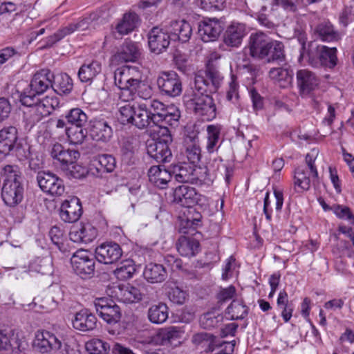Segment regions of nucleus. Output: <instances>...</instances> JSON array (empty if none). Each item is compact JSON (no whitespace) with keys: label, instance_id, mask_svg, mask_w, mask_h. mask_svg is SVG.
I'll list each match as a JSON object with an SVG mask.
<instances>
[{"label":"nucleus","instance_id":"nucleus-28","mask_svg":"<svg viewBox=\"0 0 354 354\" xmlns=\"http://www.w3.org/2000/svg\"><path fill=\"white\" fill-rule=\"evenodd\" d=\"M169 29L172 39L182 43L188 41L192 35V28L190 24L184 19L171 21Z\"/></svg>","mask_w":354,"mask_h":354},{"label":"nucleus","instance_id":"nucleus-57","mask_svg":"<svg viewBox=\"0 0 354 354\" xmlns=\"http://www.w3.org/2000/svg\"><path fill=\"white\" fill-rule=\"evenodd\" d=\"M222 319L223 317L221 315L216 316L212 313H207L201 316L200 324L203 328L209 329L218 326Z\"/></svg>","mask_w":354,"mask_h":354},{"label":"nucleus","instance_id":"nucleus-3","mask_svg":"<svg viewBox=\"0 0 354 354\" xmlns=\"http://www.w3.org/2000/svg\"><path fill=\"white\" fill-rule=\"evenodd\" d=\"M223 80L221 73L213 64H207L204 71H198L194 78V88L201 92L216 93Z\"/></svg>","mask_w":354,"mask_h":354},{"label":"nucleus","instance_id":"nucleus-35","mask_svg":"<svg viewBox=\"0 0 354 354\" xmlns=\"http://www.w3.org/2000/svg\"><path fill=\"white\" fill-rule=\"evenodd\" d=\"M135 72V69L129 66L118 68L114 72L115 84L118 88H125L131 86L133 81L140 82V78L133 75Z\"/></svg>","mask_w":354,"mask_h":354},{"label":"nucleus","instance_id":"nucleus-40","mask_svg":"<svg viewBox=\"0 0 354 354\" xmlns=\"http://www.w3.org/2000/svg\"><path fill=\"white\" fill-rule=\"evenodd\" d=\"M176 248L180 255L192 257L198 251L199 242L194 239L182 236L176 243Z\"/></svg>","mask_w":354,"mask_h":354},{"label":"nucleus","instance_id":"nucleus-20","mask_svg":"<svg viewBox=\"0 0 354 354\" xmlns=\"http://www.w3.org/2000/svg\"><path fill=\"white\" fill-rule=\"evenodd\" d=\"M200 195L194 187L187 185L177 187L174 192V201L186 207H191L198 203Z\"/></svg>","mask_w":354,"mask_h":354},{"label":"nucleus","instance_id":"nucleus-4","mask_svg":"<svg viewBox=\"0 0 354 354\" xmlns=\"http://www.w3.org/2000/svg\"><path fill=\"white\" fill-rule=\"evenodd\" d=\"M316 151L313 149L310 153L306 156V166L298 167L295 170V185L304 190H308L311 181L318 178V172L315 165Z\"/></svg>","mask_w":354,"mask_h":354},{"label":"nucleus","instance_id":"nucleus-8","mask_svg":"<svg viewBox=\"0 0 354 354\" xmlns=\"http://www.w3.org/2000/svg\"><path fill=\"white\" fill-rule=\"evenodd\" d=\"M157 85L162 95L175 97L182 93V82L174 71L162 72L157 79Z\"/></svg>","mask_w":354,"mask_h":354},{"label":"nucleus","instance_id":"nucleus-10","mask_svg":"<svg viewBox=\"0 0 354 354\" xmlns=\"http://www.w3.org/2000/svg\"><path fill=\"white\" fill-rule=\"evenodd\" d=\"M148 46L151 53L159 55L166 51L170 44V35L157 26L152 28L147 34Z\"/></svg>","mask_w":354,"mask_h":354},{"label":"nucleus","instance_id":"nucleus-13","mask_svg":"<svg viewBox=\"0 0 354 354\" xmlns=\"http://www.w3.org/2000/svg\"><path fill=\"white\" fill-rule=\"evenodd\" d=\"M61 341L52 333L44 330L36 333L34 348L41 353L57 351L61 348Z\"/></svg>","mask_w":354,"mask_h":354},{"label":"nucleus","instance_id":"nucleus-1","mask_svg":"<svg viewBox=\"0 0 354 354\" xmlns=\"http://www.w3.org/2000/svg\"><path fill=\"white\" fill-rule=\"evenodd\" d=\"M212 92H201L194 88L192 94L184 97L187 107L203 120L210 121L216 116V106L211 94Z\"/></svg>","mask_w":354,"mask_h":354},{"label":"nucleus","instance_id":"nucleus-2","mask_svg":"<svg viewBox=\"0 0 354 354\" xmlns=\"http://www.w3.org/2000/svg\"><path fill=\"white\" fill-rule=\"evenodd\" d=\"M295 38L301 45L299 62L300 63L306 62L315 68L320 67L322 58L323 59V50L325 49V46L319 45L315 41H311L306 46V34L300 30L295 31Z\"/></svg>","mask_w":354,"mask_h":354},{"label":"nucleus","instance_id":"nucleus-59","mask_svg":"<svg viewBox=\"0 0 354 354\" xmlns=\"http://www.w3.org/2000/svg\"><path fill=\"white\" fill-rule=\"evenodd\" d=\"M86 131L83 129L68 128L66 129V134L70 142L74 145L82 144L86 137Z\"/></svg>","mask_w":354,"mask_h":354},{"label":"nucleus","instance_id":"nucleus-60","mask_svg":"<svg viewBox=\"0 0 354 354\" xmlns=\"http://www.w3.org/2000/svg\"><path fill=\"white\" fill-rule=\"evenodd\" d=\"M333 212L339 218L347 220L351 224H354V215L347 206L335 204Z\"/></svg>","mask_w":354,"mask_h":354},{"label":"nucleus","instance_id":"nucleus-15","mask_svg":"<svg viewBox=\"0 0 354 354\" xmlns=\"http://www.w3.org/2000/svg\"><path fill=\"white\" fill-rule=\"evenodd\" d=\"M140 55L141 50L138 44L126 39L113 56V62L118 64L135 62L140 58Z\"/></svg>","mask_w":354,"mask_h":354},{"label":"nucleus","instance_id":"nucleus-58","mask_svg":"<svg viewBox=\"0 0 354 354\" xmlns=\"http://www.w3.org/2000/svg\"><path fill=\"white\" fill-rule=\"evenodd\" d=\"M140 82L133 81L131 86H127L125 88H119L120 89V93L119 97L123 102L127 103L131 100H133L136 90L138 89Z\"/></svg>","mask_w":354,"mask_h":354},{"label":"nucleus","instance_id":"nucleus-24","mask_svg":"<svg viewBox=\"0 0 354 354\" xmlns=\"http://www.w3.org/2000/svg\"><path fill=\"white\" fill-rule=\"evenodd\" d=\"M97 235L96 228L90 223L73 226L69 233L70 239L75 243H91L97 237Z\"/></svg>","mask_w":354,"mask_h":354},{"label":"nucleus","instance_id":"nucleus-64","mask_svg":"<svg viewBox=\"0 0 354 354\" xmlns=\"http://www.w3.org/2000/svg\"><path fill=\"white\" fill-rule=\"evenodd\" d=\"M13 154L19 161H24L30 158L31 155L30 147L27 145L17 144L12 151Z\"/></svg>","mask_w":354,"mask_h":354},{"label":"nucleus","instance_id":"nucleus-63","mask_svg":"<svg viewBox=\"0 0 354 354\" xmlns=\"http://www.w3.org/2000/svg\"><path fill=\"white\" fill-rule=\"evenodd\" d=\"M168 297L171 302L181 305L184 304L186 300V293L185 291L176 286L170 289L168 292Z\"/></svg>","mask_w":354,"mask_h":354},{"label":"nucleus","instance_id":"nucleus-9","mask_svg":"<svg viewBox=\"0 0 354 354\" xmlns=\"http://www.w3.org/2000/svg\"><path fill=\"white\" fill-rule=\"evenodd\" d=\"M37 181L40 189L52 196H61L65 191L63 180L51 172L39 171Z\"/></svg>","mask_w":354,"mask_h":354},{"label":"nucleus","instance_id":"nucleus-31","mask_svg":"<svg viewBox=\"0 0 354 354\" xmlns=\"http://www.w3.org/2000/svg\"><path fill=\"white\" fill-rule=\"evenodd\" d=\"M217 164L216 168H212L210 165L203 167H196L194 165V180L192 184L196 185H211L216 178V171L219 169L220 161L215 160Z\"/></svg>","mask_w":354,"mask_h":354},{"label":"nucleus","instance_id":"nucleus-54","mask_svg":"<svg viewBox=\"0 0 354 354\" xmlns=\"http://www.w3.org/2000/svg\"><path fill=\"white\" fill-rule=\"evenodd\" d=\"M337 50L335 48H328L325 46L323 50V59L322 58L320 67L325 66L330 68L335 67L337 64Z\"/></svg>","mask_w":354,"mask_h":354},{"label":"nucleus","instance_id":"nucleus-32","mask_svg":"<svg viewBox=\"0 0 354 354\" xmlns=\"http://www.w3.org/2000/svg\"><path fill=\"white\" fill-rule=\"evenodd\" d=\"M148 176L150 182L160 189L166 188L173 177L171 171H168L161 165L151 167Z\"/></svg>","mask_w":354,"mask_h":354},{"label":"nucleus","instance_id":"nucleus-56","mask_svg":"<svg viewBox=\"0 0 354 354\" xmlns=\"http://www.w3.org/2000/svg\"><path fill=\"white\" fill-rule=\"evenodd\" d=\"M215 337L207 333H198L195 334L192 337V342L195 345L207 346L209 350H213Z\"/></svg>","mask_w":354,"mask_h":354},{"label":"nucleus","instance_id":"nucleus-37","mask_svg":"<svg viewBox=\"0 0 354 354\" xmlns=\"http://www.w3.org/2000/svg\"><path fill=\"white\" fill-rule=\"evenodd\" d=\"M143 275L147 281L153 283L165 281L167 274L162 265L150 263L146 266Z\"/></svg>","mask_w":354,"mask_h":354},{"label":"nucleus","instance_id":"nucleus-22","mask_svg":"<svg viewBox=\"0 0 354 354\" xmlns=\"http://www.w3.org/2000/svg\"><path fill=\"white\" fill-rule=\"evenodd\" d=\"M297 83L300 93L302 95H308L318 88L319 79L314 73L302 69L297 73Z\"/></svg>","mask_w":354,"mask_h":354},{"label":"nucleus","instance_id":"nucleus-5","mask_svg":"<svg viewBox=\"0 0 354 354\" xmlns=\"http://www.w3.org/2000/svg\"><path fill=\"white\" fill-rule=\"evenodd\" d=\"M98 19L99 16L96 13H91L88 15L84 16L78 21L68 24L67 26L50 36L48 38V45L52 46L65 36L75 31L95 29L97 25Z\"/></svg>","mask_w":354,"mask_h":354},{"label":"nucleus","instance_id":"nucleus-55","mask_svg":"<svg viewBox=\"0 0 354 354\" xmlns=\"http://www.w3.org/2000/svg\"><path fill=\"white\" fill-rule=\"evenodd\" d=\"M153 127H156V129L153 130V133L156 134V137L153 140L168 144L172 142V137L167 127L161 123L153 124Z\"/></svg>","mask_w":354,"mask_h":354},{"label":"nucleus","instance_id":"nucleus-39","mask_svg":"<svg viewBox=\"0 0 354 354\" xmlns=\"http://www.w3.org/2000/svg\"><path fill=\"white\" fill-rule=\"evenodd\" d=\"M168 314L169 308L167 306L165 303L159 302L149 307L147 317L151 323L160 324L166 322Z\"/></svg>","mask_w":354,"mask_h":354},{"label":"nucleus","instance_id":"nucleus-51","mask_svg":"<svg viewBox=\"0 0 354 354\" xmlns=\"http://www.w3.org/2000/svg\"><path fill=\"white\" fill-rule=\"evenodd\" d=\"M136 267L132 260L127 259L122 261L115 270V274L120 280H127L131 278L136 272Z\"/></svg>","mask_w":354,"mask_h":354},{"label":"nucleus","instance_id":"nucleus-45","mask_svg":"<svg viewBox=\"0 0 354 354\" xmlns=\"http://www.w3.org/2000/svg\"><path fill=\"white\" fill-rule=\"evenodd\" d=\"M315 33L324 41H333L339 39L338 33L329 21H324L317 25Z\"/></svg>","mask_w":354,"mask_h":354},{"label":"nucleus","instance_id":"nucleus-29","mask_svg":"<svg viewBox=\"0 0 354 354\" xmlns=\"http://www.w3.org/2000/svg\"><path fill=\"white\" fill-rule=\"evenodd\" d=\"M27 346L28 344L25 340H21L14 335L10 336L0 332V351H7L11 354H20Z\"/></svg>","mask_w":354,"mask_h":354},{"label":"nucleus","instance_id":"nucleus-46","mask_svg":"<svg viewBox=\"0 0 354 354\" xmlns=\"http://www.w3.org/2000/svg\"><path fill=\"white\" fill-rule=\"evenodd\" d=\"M248 307L241 300L234 299L226 309V314L232 320L243 319L248 313Z\"/></svg>","mask_w":354,"mask_h":354},{"label":"nucleus","instance_id":"nucleus-36","mask_svg":"<svg viewBox=\"0 0 354 354\" xmlns=\"http://www.w3.org/2000/svg\"><path fill=\"white\" fill-rule=\"evenodd\" d=\"M194 165L190 163H180L172 167V176L179 183L192 184L194 180Z\"/></svg>","mask_w":354,"mask_h":354},{"label":"nucleus","instance_id":"nucleus-18","mask_svg":"<svg viewBox=\"0 0 354 354\" xmlns=\"http://www.w3.org/2000/svg\"><path fill=\"white\" fill-rule=\"evenodd\" d=\"M82 214L80 201L77 197L65 200L61 205L59 216L61 219L67 223L77 221Z\"/></svg>","mask_w":354,"mask_h":354},{"label":"nucleus","instance_id":"nucleus-26","mask_svg":"<svg viewBox=\"0 0 354 354\" xmlns=\"http://www.w3.org/2000/svg\"><path fill=\"white\" fill-rule=\"evenodd\" d=\"M18 140V131L14 126L0 130V154L7 156L14 149Z\"/></svg>","mask_w":354,"mask_h":354},{"label":"nucleus","instance_id":"nucleus-11","mask_svg":"<svg viewBox=\"0 0 354 354\" xmlns=\"http://www.w3.org/2000/svg\"><path fill=\"white\" fill-rule=\"evenodd\" d=\"M272 39L263 32H253L250 35L248 47L250 55L253 58L263 60L265 55L268 53V49L270 46Z\"/></svg>","mask_w":354,"mask_h":354},{"label":"nucleus","instance_id":"nucleus-17","mask_svg":"<svg viewBox=\"0 0 354 354\" xmlns=\"http://www.w3.org/2000/svg\"><path fill=\"white\" fill-rule=\"evenodd\" d=\"M50 154L52 158L58 161L64 169L70 165L76 162L80 157V153L77 150L66 149L59 143H55L50 149Z\"/></svg>","mask_w":354,"mask_h":354},{"label":"nucleus","instance_id":"nucleus-61","mask_svg":"<svg viewBox=\"0 0 354 354\" xmlns=\"http://www.w3.org/2000/svg\"><path fill=\"white\" fill-rule=\"evenodd\" d=\"M180 116L179 110L176 107L170 106L167 110V113H165L162 118V122L160 123L162 124L175 126L178 122Z\"/></svg>","mask_w":354,"mask_h":354},{"label":"nucleus","instance_id":"nucleus-38","mask_svg":"<svg viewBox=\"0 0 354 354\" xmlns=\"http://www.w3.org/2000/svg\"><path fill=\"white\" fill-rule=\"evenodd\" d=\"M139 22V17L134 12L126 13L122 20L116 25L115 30L120 36H123L131 32L137 27Z\"/></svg>","mask_w":354,"mask_h":354},{"label":"nucleus","instance_id":"nucleus-27","mask_svg":"<svg viewBox=\"0 0 354 354\" xmlns=\"http://www.w3.org/2000/svg\"><path fill=\"white\" fill-rule=\"evenodd\" d=\"M169 144L152 140L147 146L148 155L157 162H168L172 158Z\"/></svg>","mask_w":354,"mask_h":354},{"label":"nucleus","instance_id":"nucleus-23","mask_svg":"<svg viewBox=\"0 0 354 354\" xmlns=\"http://www.w3.org/2000/svg\"><path fill=\"white\" fill-rule=\"evenodd\" d=\"M89 135L95 141L108 142L113 136V129L104 119H95L90 122Z\"/></svg>","mask_w":354,"mask_h":354},{"label":"nucleus","instance_id":"nucleus-19","mask_svg":"<svg viewBox=\"0 0 354 354\" xmlns=\"http://www.w3.org/2000/svg\"><path fill=\"white\" fill-rule=\"evenodd\" d=\"M24 189L21 182L3 183L1 197L4 203L14 207L21 202L24 198Z\"/></svg>","mask_w":354,"mask_h":354},{"label":"nucleus","instance_id":"nucleus-21","mask_svg":"<svg viewBox=\"0 0 354 354\" xmlns=\"http://www.w3.org/2000/svg\"><path fill=\"white\" fill-rule=\"evenodd\" d=\"M97 319L88 309H83L75 313L72 319L73 327L81 332H89L97 327Z\"/></svg>","mask_w":354,"mask_h":354},{"label":"nucleus","instance_id":"nucleus-16","mask_svg":"<svg viewBox=\"0 0 354 354\" xmlns=\"http://www.w3.org/2000/svg\"><path fill=\"white\" fill-rule=\"evenodd\" d=\"M222 30L223 27L218 19H207L199 23L198 34L204 42H209L216 41Z\"/></svg>","mask_w":354,"mask_h":354},{"label":"nucleus","instance_id":"nucleus-44","mask_svg":"<svg viewBox=\"0 0 354 354\" xmlns=\"http://www.w3.org/2000/svg\"><path fill=\"white\" fill-rule=\"evenodd\" d=\"M101 71V64L97 61L83 64L79 69L78 77L81 82H88Z\"/></svg>","mask_w":354,"mask_h":354},{"label":"nucleus","instance_id":"nucleus-30","mask_svg":"<svg viewBox=\"0 0 354 354\" xmlns=\"http://www.w3.org/2000/svg\"><path fill=\"white\" fill-rule=\"evenodd\" d=\"M183 331L177 326H169L160 329L152 337L151 342L156 344L169 345L182 337Z\"/></svg>","mask_w":354,"mask_h":354},{"label":"nucleus","instance_id":"nucleus-53","mask_svg":"<svg viewBox=\"0 0 354 354\" xmlns=\"http://www.w3.org/2000/svg\"><path fill=\"white\" fill-rule=\"evenodd\" d=\"M86 349L89 354H106L110 346L100 339H92L86 343Z\"/></svg>","mask_w":354,"mask_h":354},{"label":"nucleus","instance_id":"nucleus-6","mask_svg":"<svg viewBox=\"0 0 354 354\" xmlns=\"http://www.w3.org/2000/svg\"><path fill=\"white\" fill-rule=\"evenodd\" d=\"M73 271L80 277L90 278L95 272V258L85 250H78L71 258Z\"/></svg>","mask_w":354,"mask_h":354},{"label":"nucleus","instance_id":"nucleus-48","mask_svg":"<svg viewBox=\"0 0 354 354\" xmlns=\"http://www.w3.org/2000/svg\"><path fill=\"white\" fill-rule=\"evenodd\" d=\"M1 176L3 179V183H12L21 182V173L17 165H6L0 171Z\"/></svg>","mask_w":354,"mask_h":354},{"label":"nucleus","instance_id":"nucleus-43","mask_svg":"<svg viewBox=\"0 0 354 354\" xmlns=\"http://www.w3.org/2000/svg\"><path fill=\"white\" fill-rule=\"evenodd\" d=\"M270 48L268 49L267 55H265L263 60L268 63L274 62H283L285 60L284 45L282 42L272 39L269 44Z\"/></svg>","mask_w":354,"mask_h":354},{"label":"nucleus","instance_id":"nucleus-12","mask_svg":"<svg viewBox=\"0 0 354 354\" xmlns=\"http://www.w3.org/2000/svg\"><path fill=\"white\" fill-rule=\"evenodd\" d=\"M95 259L104 264L117 262L122 256L120 245L115 242L103 243L95 248Z\"/></svg>","mask_w":354,"mask_h":354},{"label":"nucleus","instance_id":"nucleus-42","mask_svg":"<svg viewBox=\"0 0 354 354\" xmlns=\"http://www.w3.org/2000/svg\"><path fill=\"white\" fill-rule=\"evenodd\" d=\"M73 87L72 79L66 73L54 75L52 88L58 94H68Z\"/></svg>","mask_w":354,"mask_h":354},{"label":"nucleus","instance_id":"nucleus-62","mask_svg":"<svg viewBox=\"0 0 354 354\" xmlns=\"http://www.w3.org/2000/svg\"><path fill=\"white\" fill-rule=\"evenodd\" d=\"M98 163L107 173L112 172L116 167L115 159L110 154L99 155Z\"/></svg>","mask_w":354,"mask_h":354},{"label":"nucleus","instance_id":"nucleus-14","mask_svg":"<svg viewBox=\"0 0 354 354\" xmlns=\"http://www.w3.org/2000/svg\"><path fill=\"white\" fill-rule=\"evenodd\" d=\"M247 35L246 26L239 22L231 23L225 29L223 35V41L230 48H239Z\"/></svg>","mask_w":354,"mask_h":354},{"label":"nucleus","instance_id":"nucleus-33","mask_svg":"<svg viewBox=\"0 0 354 354\" xmlns=\"http://www.w3.org/2000/svg\"><path fill=\"white\" fill-rule=\"evenodd\" d=\"M133 125L140 129L153 127L151 111L149 110L147 104L142 103L136 105Z\"/></svg>","mask_w":354,"mask_h":354},{"label":"nucleus","instance_id":"nucleus-7","mask_svg":"<svg viewBox=\"0 0 354 354\" xmlns=\"http://www.w3.org/2000/svg\"><path fill=\"white\" fill-rule=\"evenodd\" d=\"M93 304L98 315L107 324L113 325L120 322L121 309L113 300L108 297H99L94 300Z\"/></svg>","mask_w":354,"mask_h":354},{"label":"nucleus","instance_id":"nucleus-25","mask_svg":"<svg viewBox=\"0 0 354 354\" xmlns=\"http://www.w3.org/2000/svg\"><path fill=\"white\" fill-rule=\"evenodd\" d=\"M54 73L48 69H41L32 77L30 84L31 91L37 94L44 93L49 87H52Z\"/></svg>","mask_w":354,"mask_h":354},{"label":"nucleus","instance_id":"nucleus-47","mask_svg":"<svg viewBox=\"0 0 354 354\" xmlns=\"http://www.w3.org/2000/svg\"><path fill=\"white\" fill-rule=\"evenodd\" d=\"M118 119L122 124H133V117L136 112V106L131 103L118 104Z\"/></svg>","mask_w":354,"mask_h":354},{"label":"nucleus","instance_id":"nucleus-34","mask_svg":"<svg viewBox=\"0 0 354 354\" xmlns=\"http://www.w3.org/2000/svg\"><path fill=\"white\" fill-rule=\"evenodd\" d=\"M184 147L183 154L190 164L195 165L199 162L201 156L198 138L196 136H187L184 140Z\"/></svg>","mask_w":354,"mask_h":354},{"label":"nucleus","instance_id":"nucleus-49","mask_svg":"<svg viewBox=\"0 0 354 354\" xmlns=\"http://www.w3.org/2000/svg\"><path fill=\"white\" fill-rule=\"evenodd\" d=\"M66 119L69 124L81 128L87 122L88 117L81 109L73 108L66 114Z\"/></svg>","mask_w":354,"mask_h":354},{"label":"nucleus","instance_id":"nucleus-50","mask_svg":"<svg viewBox=\"0 0 354 354\" xmlns=\"http://www.w3.org/2000/svg\"><path fill=\"white\" fill-rule=\"evenodd\" d=\"M221 129L218 126L209 125L207 127V145L206 149L209 153H213L218 147V142L220 139Z\"/></svg>","mask_w":354,"mask_h":354},{"label":"nucleus","instance_id":"nucleus-52","mask_svg":"<svg viewBox=\"0 0 354 354\" xmlns=\"http://www.w3.org/2000/svg\"><path fill=\"white\" fill-rule=\"evenodd\" d=\"M149 106L151 109V114L153 124H159L162 122V118L167 113L168 106L157 100H151Z\"/></svg>","mask_w":354,"mask_h":354},{"label":"nucleus","instance_id":"nucleus-41","mask_svg":"<svg viewBox=\"0 0 354 354\" xmlns=\"http://www.w3.org/2000/svg\"><path fill=\"white\" fill-rule=\"evenodd\" d=\"M118 292L116 295L118 299L124 303H135L140 301L142 298V294L140 290L131 286H119Z\"/></svg>","mask_w":354,"mask_h":354}]
</instances>
